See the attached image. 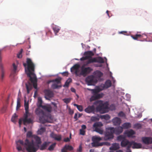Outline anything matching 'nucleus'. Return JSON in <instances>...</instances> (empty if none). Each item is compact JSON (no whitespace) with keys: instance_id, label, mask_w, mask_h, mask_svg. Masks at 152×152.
Returning <instances> with one entry per match:
<instances>
[{"instance_id":"53","label":"nucleus","mask_w":152,"mask_h":152,"mask_svg":"<svg viewBox=\"0 0 152 152\" xmlns=\"http://www.w3.org/2000/svg\"><path fill=\"white\" fill-rule=\"evenodd\" d=\"M80 133L81 135H84L85 134L86 131L83 129H80Z\"/></svg>"},{"instance_id":"23","label":"nucleus","mask_w":152,"mask_h":152,"mask_svg":"<svg viewBox=\"0 0 152 152\" xmlns=\"http://www.w3.org/2000/svg\"><path fill=\"white\" fill-rule=\"evenodd\" d=\"M13 69L11 72L10 75V76L14 77L15 74L16 72V70L17 69V66L15 65L14 63H13L12 64Z\"/></svg>"},{"instance_id":"41","label":"nucleus","mask_w":152,"mask_h":152,"mask_svg":"<svg viewBox=\"0 0 152 152\" xmlns=\"http://www.w3.org/2000/svg\"><path fill=\"white\" fill-rule=\"evenodd\" d=\"M101 117L102 119H104L106 120H108L110 118V117L108 114L101 115Z\"/></svg>"},{"instance_id":"58","label":"nucleus","mask_w":152,"mask_h":152,"mask_svg":"<svg viewBox=\"0 0 152 152\" xmlns=\"http://www.w3.org/2000/svg\"><path fill=\"white\" fill-rule=\"evenodd\" d=\"M77 151L79 152H81L82 151V147L81 145L79 146L78 149L77 150Z\"/></svg>"},{"instance_id":"1","label":"nucleus","mask_w":152,"mask_h":152,"mask_svg":"<svg viewBox=\"0 0 152 152\" xmlns=\"http://www.w3.org/2000/svg\"><path fill=\"white\" fill-rule=\"evenodd\" d=\"M27 64H23V66L26 68L27 66V70L28 72L27 75L30 77V80L33 84L34 88L37 89V80L35 75L33 73L34 71L35 65L29 58H28L26 60Z\"/></svg>"},{"instance_id":"2","label":"nucleus","mask_w":152,"mask_h":152,"mask_svg":"<svg viewBox=\"0 0 152 152\" xmlns=\"http://www.w3.org/2000/svg\"><path fill=\"white\" fill-rule=\"evenodd\" d=\"M17 149L18 151L22 150V146H23L28 152H36L37 148L35 146L33 140L30 141L28 139H26L24 142L23 140H19L16 142Z\"/></svg>"},{"instance_id":"46","label":"nucleus","mask_w":152,"mask_h":152,"mask_svg":"<svg viewBox=\"0 0 152 152\" xmlns=\"http://www.w3.org/2000/svg\"><path fill=\"white\" fill-rule=\"evenodd\" d=\"M24 107L25 110H28L29 105L28 102H26V100L24 101Z\"/></svg>"},{"instance_id":"27","label":"nucleus","mask_w":152,"mask_h":152,"mask_svg":"<svg viewBox=\"0 0 152 152\" xmlns=\"http://www.w3.org/2000/svg\"><path fill=\"white\" fill-rule=\"evenodd\" d=\"M132 142L133 143L132 148H139L142 147L140 143H137L133 142Z\"/></svg>"},{"instance_id":"55","label":"nucleus","mask_w":152,"mask_h":152,"mask_svg":"<svg viewBox=\"0 0 152 152\" xmlns=\"http://www.w3.org/2000/svg\"><path fill=\"white\" fill-rule=\"evenodd\" d=\"M61 74L64 76H68V72H65L61 73Z\"/></svg>"},{"instance_id":"52","label":"nucleus","mask_w":152,"mask_h":152,"mask_svg":"<svg viewBox=\"0 0 152 152\" xmlns=\"http://www.w3.org/2000/svg\"><path fill=\"white\" fill-rule=\"evenodd\" d=\"M90 57L89 56H86L85 57H83L81 58L80 59V60L81 61H83L84 60H87Z\"/></svg>"},{"instance_id":"43","label":"nucleus","mask_w":152,"mask_h":152,"mask_svg":"<svg viewBox=\"0 0 152 152\" xmlns=\"http://www.w3.org/2000/svg\"><path fill=\"white\" fill-rule=\"evenodd\" d=\"M74 105L75 106H76L77 109L80 112H81L83 110V107L81 105H78L76 104H74Z\"/></svg>"},{"instance_id":"19","label":"nucleus","mask_w":152,"mask_h":152,"mask_svg":"<svg viewBox=\"0 0 152 152\" xmlns=\"http://www.w3.org/2000/svg\"><path fill=\"white\" fill-rule=\"evenodd\" d=\"M32 139H34L35 141V143L37 145H39L40 144L42 143L41 138L38 136L34 135L32 136Z\"/></svg>"},{"instance_id":"22","label":"nucleus","mask_w":152,"mask_h":152,"mask_svg":"<svg viewBox=\"0 0 152 152\" xmlns=\"http://www.w3.org/2000/svg\"><path fill=\"white\" fill-rule=\"evenodd\" d=\"M135 134L134 131L132 129H130L129 130H127L125 131L124 134L126 135L128 137H130Z\"/></svg>"},{"instance_id":"50","label":"nucleus","mask_w":152,"mask_h":152,"mask_svg":"<svg viewBox=\"0 0 152 152\" xmlns=\"http://www.w3.org/2000/svg\"><path fill=\"white\" fill-rule=\"evenodd\" d=\"M23 49H21L20 50V51L19 53L17 54V57L18 58H21L22 57V53L23 52Z\"/></svg>"},{"instance_id":"32","label":"nucleus","mask_w":152,"mask_h":152,"mask_svg":"<svg viewBox=\"0 0 152 152\" xmlns=\"http://www.w3.org/2000/svg\"><path fill=\"white\" fill-rule=\"evenodd\" d=\"M96 61L95 63L98 62L100 63H103L104 62L103 58L100 57L96 58Z\"/></svg>"},{"instance_id":"47","label":"nucleus","mask_w":152,"mask_h":152,"mask_svg":"<svg viewBox=\"0 0 152 152\" xmlns=\"http://www.w3.org/2000/svg\"><path fill=\"white\" fill-rule=\"evenodd\" d=\"M91 120L92 121H95L99 120V118L96 116H92L91 118Z\"/></svg>"},{"instance_id":"44","label":"nucleus","mask_w":152,"mask_h":152,"mask_svg":"<svg viewBox=\"0 0 152 152\" xmlns=\"http://www.w3.org/2000/svg\"><path fill=\"white\" fill-rule=\"evenodd\" d=\"M61 87V86H58L57 84L55 83H53L51 86V87L53 89H57Z\"/></svg>"},{"instance_id":"26","label":"nucleus","mask_w":152,"mask_h":152,"mask_svg":"<svg viewBox=\"0 0 152 152\" xmlns=\"http://www.w3.org/2000/svg\"><path fill=\"white\" fill-rule=\"evenodd\" d=\"M88 60L86 62V64L87 65L88 64L91 63H95L96 58H89L87 59Z\"/></svg>"},{"instance_id":"30","label":"nucleus","mask_w":152,"mask_h":152,"mask_svg":"<svg viewBox=\"0 0 152 152\" xmlns=\"http://www.w3.org/2000/svg\"><path fill=\"white\" fill-rule=\"evenodd\" d=\"M23 124L26 125V124H30L32 122V120L31 118H27L26 119H23Z\"/></svg>"},{"instance_id":"45","label":"nucleus","mask_w":152,"mask_h":152,"mask_svg":"<svg viewBox=\"0 0 152 152\" xmlns=\"http://www.w3.org/2000/svg\"><path fill=\"white\" fill-rule=\"evenodd\" d=\"M56 145L55 143H53L48 148V150L50 151L53 150Z\"/></svg>"},{"instance_id":"20","label":"nucleus","mask_w":152,"mask_h":152,"mask_svg":"<svg viewBox=\"0 0 152 152\" xmlns=\"http://www.w3.org/2000/svg\"><path fill=\"white\" fill-rule=\"evenodd\" d=\"M45 110L48 112H51L52 110V107L50 105H46L42 106L41 107Z\"/></svg>"},{"instance_id":"39","label":"nucleus","mask_w":152,"mask_h":152,"mask_svg":"<svg viewBox=\"0 0 152 152\" xmlns=\"http://www.w3.org/2000/svg\"><path fill=\"white\" fill-rule=\"evenodd\" d=\"M20 99L19 97H18L17 99V104L16 106V110H18L21 106L20 105Z\"/></svg>"},{"instance_id":"33","label":"nucleus","mask_w":152,"mask_h":152,"mask_svg":"<svg viewBox=\"0 0 152 152\" xmlns=\"http://www.w3.org/2000/svg\"><path fill=\"white\" fill-rule=\"evenodd\" d=\"M94 73L95 76L98 77H100L103 75V73L99 71H96Z\"/></svg>"},{"instance_id":"24","label":"nucleus","mask_w":152,"mask_h":152,"mask_svg":"<svg viewBox=\"0 0 152 152\" xmlns=\"http://www.w3.org/2000/svg\"><path fill=\"white\" fill-rule=\"evenodd\" d=\"M52 29L53 30L56 35H57V33L58 32L60 29V28L58 26L54 25L52 27Z\"/></svg>"},{"instance_id":"61","label":"nucleus","mask_w":152,"mask_h":152,"mask_svg":"<svg viewBox=\"0 0 152 152\" xmlns=\"http://www.w3.org/2000/svg\"><path fill=\"white\" fill-rule=\"evenodd\" d=\"M52 104L53 105H54V107H55V109H57V105L56 103H55V102H52Z\"/></svg>"},{"instance_id":"28","label":"nucleus","mask_w":152,"mask_h":152,"mask_svg":"<svg viewBox=\"0 0 152 152\" xmlns=\"http://www.w3.org/2000/svg\"><path fill=\"white\" fill-rule=\"evenodd\" d=\"M122 127L123 128V129H127L131 127V124L129 123H125L122 125Z\"/></svg>"},{"instance_id":"60","label":"nucleus","mask_w":152,"mask_h":152,"mask_svg":"<svg viewBox=\"0 0 152 152\" xmlns=\"http://www.w3.org/2000/svg\"><path fill=\"white\" fill-rule=\"evenodd\" d=\"M81 128L82 129H83L84 130V129H86V126L85 125H83L81 126Z\"/></svg>"},{"instance_id":"48","label":"nucleus","mask_w":152,"mask_h":152,"mask_svg":"<svg viewBox=\"0 0 152 152\" xmlns=\"http://www.w3.org/2000/svg\"><path fill=\"white\" fill-rule=\"evenodd\" d=\"M64 102L66 104L69 103L71 101V99L70 98H67L63 99Z\"/></svg>"},{"instance_id":"49","label":"nucleus","mask_w":152,"mask_h":152,"mask_svg":"<svg viewBox=\"0 0 152 152\" xmlns=\"http://www.w3.org/2000/svg\"><path fill=\"white\" fill-rule=\"evenodd\" d=\"M45 131V129L44 127H42L39 130H38V134H41Z\"/></svg>"},{"instance_id":"29","label":"nucleus","mask_w":152,"mask_h":152,"mask_svg":"<svg viewBox=\"0 0 152 152\" xmlns=\"http://www.w3.org/2000/svg\"><path fill=\"white\" fill-rule=\"evenodd\" d=\"M94 55V53L91 51H86L84 53V55L87 56H89L90 58H91V56H93Z\"/></svg>"},{"instance_id":"62","label":"nucleus","mask_w":152,"mask_h":152,"mask_svg":"<svg viewBox=\"0 0 152 152\" xmlns=\"http://www.w3.org/2000/svg\"><path fill=\"white\" fill-rule=\"evenodd\" d=\"M23 121V119H20L19 120V124L20 126V125L22 124V121Z\"/></svg>"},{"instance_id":"3","label":"nucleus","mask_w":152,"mask_h":152,"mask_svg":"<svg viewBox=\"0 0 152 152\" xmlns=\"http://www.w3.org/2000/svg\"><path fill=\"white\" fill-rule=\"evenodd\" d=\"M112 85V83L110 80H107L104 84H102L100 87L102 88V89L99 88H98L96 89H91L87 88V89L92 91L93 95L91 96L90 99V102L95 100L97 99H100L102 97V94H99L98 93L100 91L104 89H107L110 87Z\"/></svg>"},{"instance_id":"35","label":"nucleus","mask_w":152,"mask_h":152,"mask_svg":"<svg viewBox=\"0 0 152 152\" xmlns=\"http://www.w3.org/2000/svg\"><path fill=\"white\" fill-rule=\"evenodd\" d=\"M64 149H65L66 151H71L73 149V147L71 145H66L64 147Z\"/></svg>"},{"instance_id":"56","label":"nucleus","mask_w":152,"mask_h":152,"mask_svg":"<svg viewBox=\"0 0 152 152\" xmlns=\"http://www.w3.org/2000/svg\"><path fill=\"white\" fill-rule=\"evenodd\" d=\"M70 140V139L69 137L64 138V141L66 142H69Z\"/></svg>"},{"instance_id":"63","label":"nucleus","mask_w":152,"mask_h":152,"mask_svg":"<svg viewBox=\"0 0 152 152\" xmlns=\"http://www.w3.org/2000/svg\"><path fill=\"white\" fill-rule=\"evenodd\" d=\"M77 113H75L74 116V118L75 119L76 121H77L78 119V118L77 117Z\"/></svg>"},{"instance_id":"34","label":"nucleus","mask_w":152,"mask_h":152,"mask_svg":"<svg viewBox=\"0 0 152 152\" xmlns=\"http://www.w3.org/2000/svg\"><path fill=\"white\" fill-rule=\"evenodd\" d=\"M0 67L1 69V80H3L4 77V71L3 69V65L1 63L0 64Z\"/></svg>"},{"instance_id":"54","label":"nucleus","mask_w":152,"mask_h":152,"mask_svg":"<svg viewBox=\"0 0 152 152\" xmlns=\"http://www.w3.org/2000/svg\"><path fill=\"white\" fill-rule=\"evenodd\" d=\"M32 136V133L31 132L29 131L28 132L27 134V137H31Z\"/></svg>"},{"instance_id":"17","label":"nucleus","mask_w":152,"mask_h":152,"mask_svg":"<svg viewBox=\"0 0 152 152\" xmlns=\"http://www.w3.org/2000/svg\"><path fill=\"white\" fill-rule=\"evenodd\" d=\"M131 37L134 40H137L139 38H140L141 37H143L145 39L147 38L146 36L144 34L142 35L140 34H136L135 35H132Z\"/></svg>"},{"instance_id":"51","label":"nucleus","mask_w":152,"mask_h":152,"mask_svg":"<svg viewBox=\"0 0 152 152\" xmlns=\"http://www.w3.org/2000/svg\"><path fill=\"white\" fill-rule=\"evenodd\" d=\"M38 102L39 104V106L40 107H41L42 106H43V105H42V100L41 98L39 97L38 98Z\"/></svg>"},{"instance_id":"10","label":"nucleus","mask_w":152,"mask_h":152,"mask_svg":"<svg viewBox=\"0 0 152 152\" xmlns=\"http://www.w3.org/2000/svg\"><path fill=\"white\" fill-rule=\"evenodd\" d=\"M133 144L132 142H129L126 139H124L121 142V145L122 147H125L127 146V149L129 150L131 148Z\"/></svg>"},{"instance_id":"31","label":"nucleus","mask_w":152,"mask_h":152,"mask_svg":"<svg viewBox=\"0 0 152 152\" xmlns=\"http://www.w3.org/2000/svg\"><path fill=\"white\" fill-rule=\"evenodd\" d=\"M102 138L96 136H94L92 137V140L93 141L99 142L102 140Z\"/></svg>"},{"instance_id":"11","label":"nucleus","mask_w":152,"mask_h":152,"mask_svg":"<svg viewBox=\"0 0 152 152\" xmlns=\"http://www.w3.org/2000/svg\"><path fill=\"white\" fill-rule=\"evenodd\" d=\"M50 143L49 142H45L40 146L38 145H35V146L37 148V150L39 149L41 150H43L46 148Z\"/></svg>"},{"instance_id":"18","label":"nucleus","mask_w":152,"mask_h":152,"mask_svg":"<svg viewBox=\"0 0 152 152\" xmlns=\"http://www.w3.org/2000/svg\"><path fill=\"white\" fill-rule=\"evenodd\" d=\"M112 122L114 125H119L121 123V120L120 118L116 117L112 120Z\"/></svg>"},{"instance_id":"16","label":"nucleus","mask_w":152,"mask_h":152,"mask_svg":"<svg viewBox=\"0 0 152 152\" xmlns=\"http://www.w3.org/2000/svg\"><path fill=\"white\" fill-rule=\"evenodd\" d=\"M50 136L51 137L54 139L55 140L57 141H60L61 139V136L60 135H57L53 133H51Z\"/></svg>"},{"instance_id":"6","label":"nucleus","mask_w":152,"mask_h":152,"mask_svg":"<svg viewBox=\"0 0 152 152\" xmlns=\"http://www.w3.org/2000/svg\"><path fill=\"white\" fill-rule=\"evenodd\" d=\"M35 113L39 116V120L41 123L45 124L49 122L48 117L43 110L37 109L35 110Z\"/></svg>"},{"instance_id":"57","label":"nucleus","mask_w":152,"mask_h":152,"mask_svg":"<svg viewBox=\"0 0 152 152\" xmlns=\"http://www.w3.org/2000/svg\"><path fill=\"white\" fill-rule=\"evenodd\" d=\"M6 110V107H4L1 109V111L2 113H4Z\"/></svg>"},{"instance_id":"13","label":"nucleus","mask_w":152,"mask_h":152,"mask_svg":"<svg viewBox=\"0 0 152 152\" xmlns=\"http://www.w3.org/2000/svg\"><path fill=\"white\" fill-rule=\"evenodd\" d=\"M96 109L94 105H89L85 109V111L88 113H94Z\"/></svg>"},{"instance_id":"36","label":"nucleus","mask_w":152,"mask_h":152,"mask_svg":"<svg viewBox=\"0 0 152 152\" xmlns=\"http://www.w3.org/2000/svg\"><path fill=\"white\" fill-rule=\"evenodd\" d=\"M72 81V79L71 78H69L65 82V84L63 86L64 87H68L69 84Z\"/></svg>"},{"instance_id":"12","label":"nucleus","mask_w":152,"mask_h":152,"mask_svg":"<svg viewBox=\"0 0 152 152\" xmlns=\"http://www.w3.org/2000/svg\"><path fill=\"white\" fill-rule=\"evenodd\" d=\"M102 124L101 123H95L93 124V127L95 128V131L96 132L99 133L100 134H102L103 133V131L100 128H98L100 126H102Z\"/></svg>"},{"instance_id":"40","label":"nucleus","mask_w":152,"mask_h":152,"mask_svg":"<svg viewBox=\"0 0 152 152\" xmlns=\"http://www.w3.org/2000/svg\"><path fill=\"white\" fill-rule=\"evenodd\" d=\"M17 117L18 116L15 113L14 114L12 118L11 121L14 123H15L16 122Z\"/></svg>"},{"instance_id":"5","label":"nucleus","mask_w":152,"mask_h":152,"mask_svg":"<svg viewBox=\"0 0 152 152\" xmlns=\"http://www.w3.org/2000/svg\"><path fill=\"white\" fill-rule=\"evenodd\" d=\"M93 104L96 106V111L99 112L101 113H106L108 109V107L106 104H103L102 101L98 100L94 102Z\"/></svg>"},{"instance_id":"25","label":"nucleus","mask_w":152,"mask_h":152,"mask_svg":"<svg viewBox=\"0 0 152 152\" xmlns=\"http://www.w3.org/2000/svg\"><path fill=\"white\" fill-rule=\"evenodd\" d=\"M104 142L99 143L93 141L91 143V145L93 147H97L99 146H102L103 145Z\"/></svg>"},{"instance_id":"59","label":"nucleus","mask_w":152,"mask_h":152,"mask_svg":"<svg viewBox=\"0 0 152 152\" xmlns=\"http://www.w3.org/2000/svg\"><path fill=\"white\" fill-rule=\"evenodd\" d=\"M124 113H123V112L122 111H121L118 114V116H124Z\"/></svg>"},{"instance_id":"7","label":"nucleus","mask_w":152,"mask_h":152,"mask_svg":"<svg viewBox=\"0 0 152 152\" xmlns=\"http://www.w3.org/2000/svg\"><path fill=\"white\" fill-rule=\"evenodd\" d=\"M86 81L89 86L94 85L97 82V80L93 75L88 76L86 78Z\"/></svg>"},{"instance_id":"9","label":"nucleus","mask_w":152,"mask_h":152,"mask_svg":"<svg viewBox=\"0 0 152 152\" xmlns=\"http://www.w3.org/2000/svg\"><path fill=\"white\" fill-rule=\"evenodd\" d=\"M44 93L45 94V97L47 100H50V98H52L54 96L53 92L50 90H45L44 91Z\"/></svg>"},{"instance_id":"38","label":"nucleus","mask_w":152,"mask_h":152,"mask_svg":"<svg viewBox=\"0 0 152 152\" xmlns=\"http://www.w3.org/2000/svg\"><path fill=\"white\" fill-rule=\"evenodd\" d=\"M61 78H56L55 79L53 80H51L50 82H56L57 84H58L61 83Z\"/></svg>"},{"instance_id":"4","label":"nucleus","mask_w":152,"mask_h":152,"mask_svg":"<svg viewBox=\"0 0 152 152\" xmlns=\"http://www.w3.org/2000/svg\"><path fill=\"white\" fill-rule=\"evenodd\" d=\"M123 131V128L121 126H118L114 128L113 127H109L106 129L104 139L105 140H107L113 138V134H119Z\"/></svg>"},{"instance_id":"37","label":"nucleus","mask_w":152,"mask_h":152,"mask_svg":"<svg viewBox=\"0 0 152 152\" xmlns=\"http://www.w3.org/2000/svg\"><path fill=\"white\" fill-rule=\"evenodd\" d=\"M26 85L27 91V93L28 94L30 92V91L32 89V86L30 84L28 85L27 84H26Z\"/></svg>"},{"instance_id":"14","label":"nucleus","mask_w":152,"mask_h":152,"mask_svg":"<svg viewBox=\"0 0 152 152\" xmlns=\"http://www.w3.org/2000/svg\"><path fill=\"white\" fill-rule=\"evenodd\" d=\"M80 67V65L78 64L74 65L71 68V71L72 72L75 71V73L76 75H77L79 72V69Z\"/></svg>"},{"instance_id":"21","label":"nucleus","mask_w":152,"mask_h":152,"mask_svg":"<svg viewBox=\"0 0 152 152\" xmlns=\"http://www.w3.org/2000/svg\"><path fill=\"white\" fill-rule=\"evenodd\" d=\"M120 148L119 144L115 143L113 144L112 146L110 148L111 150L115 151L118 149Z\"/></svg>"},{"instance_id":"42","label":"nucleus","mask_w":152,"mask_h":152,"mask_svg":"<svg viewBox=\"0 0 152 152\" xmlns=\"http://www.w3.org/2000/svg\"><path fill=\"white\" fill-rule=\"evenodd\" d=\"M125 139V137L124 135H120L117 137V140L118 141H122L123 140Z\"/></svg>"},{"instance_id":"15","label":"nucleus","mask_w":152,"mask_h":152,"mask_svg":"<svg viewBox=\"0 0 152 152\" xmlns=\"http://www.w3.org/2000/svg\"><path fill=\"white\" fill-rule=\"evenodd\" d=\"M143 142L147 145L152 143V137H143L142 138Z\"/></svg>"},{"instance_id":"64","label":"nucleus","mask_w":152,"mask_h":152,"mask_svg":"<svg viewBox=\"0 0 152 152\" xmlns=\"http://www.w3.org/2000/svg\"><path fill=\"white\" fill-rule=\"evenodd\" d=\"M28 115L27 114H24V118L23 119H26L28 118Z\"/></svg>"},{"instance_id":"8","label":"nucleus","mask_w":152,"mask_h":152,"mask_svg":"<svg viewBox=\"0 0 152 152\" xmlns=\"http://www.w3.org/2000/svg\"><path fill=\"white\" fill-rule=\"evenodd\" d=\"M80 74L83 75H86L89 74L92 70V69L90 67H85L82 66L81 67Z\"/></svg>"}]
</instances>
